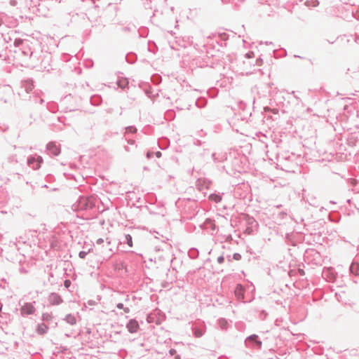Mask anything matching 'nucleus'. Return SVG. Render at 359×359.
Wrapping results in <instances>:
<instances>
[{"instance_id": "nucleus-1", "label": "nucleus", "mask_w": 359, "mask_h": 359, "mask_svg": "<svg viewBox=\"0 0 359 359\" xmlns=\"http://www.w3.org/2000/svg\"><path fill=\"white\" fill-rule=\"evenodd\" d=\"M35 311V308L32 304L26 303L21 308V313L23 315H30L34 313Z\"/></svg>"}, {"instance_id": "nucleus-2", "label": "nucleus", "mask_w": 359, "mask_h": 359, "mask_svg": "<svg viewBox=\"0 0 359 359\" xmlns=\"http://www.w3.org/2000/svg\"><path fill=\"white\" fill-rule=\"evenodd\" d=\"M127 328L130 333L136 332L139 329V324L135 320H130L127 324Z\"/></svg>"}, {"instance_id": "nucleus-3", "label": "nucleus", "mask_w": 359, "mask_h": 359, "mask_svg": "<svg viewBox=\"0 0 359 359\" xmlns=\"http://www.w3.org/2000/svg\"><path fill=\"white\" fill-rule=\"evenodd\" d=\"M47 148L50 154L53 156H57L60 154V148L54 143H49Z\"/></svg>"}, {"instance_id": "nucleus-4", "label": "nucleus", "mask_w": 359, "mask_h": 359, "mask_svg": "<svg viewBox=\"0 0 359 359\" xmlns=\"http://www.w3.org/2000/svg\"><path fill=\"white\" fill-rule=\"evenodd\" d=\"M244 289L241 285H238L235 290V294L238 299H244Z\"/></svg>"}, {"instance_id": "nucleus-5", "label": "nucleus", "mask_w": 359, "mask_h": 359, "mask_svg": "<svg viewBox=\"0 0 359 359\" xmlns=\"http://www.w3.org/2000/svg\"><path fill=\"white\" fill-rule=\"evenodd\" d=\"M41 158H29L28 161V164L32 165L36 164V165H33L34 169H37L40 167V164L41 163Z\"/></svg>"}, {"instance_id": "nucleus-6", "label": "nucleus", "mask_w": 359, "mask_h": 359, "mask_svg": "<svg viewBox=\"0 0 359 359\" xmlns=\"http://www.w3.org/2000/svg\"><path fill=\"white\" fill-rule=\"evenodd\" d=\"M48 330V326L44 323L39 324L37 327V332L40 334H45Z\"/></svg>"}, {"instance_id": "nucleus-7", "label": "nucleus", "mask_w": 359, "mask_h": 359, "mask_svg": "<svg viewBox=\"0 0 359 359\" xmlns=\"http://www.w3.org/2000/svg\"><path fill=\"white\" fill-rule=\"evenodd\" d=\"M257 336L255 334L250 336L247 340L250 341H255L257 346L259 348L262 346V342L260 341L257 340Z\"/></svg>"}, {"instance_id": "nucleus-8", "label": "nucleus", "mask_w": 359, "mask_h": 359, "mask_svg": "<svg viewBox=\"0 0 359 359\" xmlns=\"http://www.w3.org/2000/svg\"><path fill=\"white\" fill-rule=\"evenodd\" d=\"M128 81L126 79H120L118 81V86L121 88H125L128 86Z\"/></svg>"}, {"instance_id": "nucleus-9", "label": "nucleus", "mask_w": 359, "mask_h": 359, "mask_svg": "<svg viewBox=\"0 0 359 359\" xmlns=\"http://www.w3.org/2000/svg\"><path fill=\"white\" fill-rule=\"evenodd\" d=\"M209 199L211 200V201H213L216 203H218L221 201L222 198L220 196L217 195V194H211L210 196H209Z\"/></svg>"}, {"instance_id": "nucleus-10", "label": "nucleus", "mask_w": 359, "mask_h": 359, "mask_svg": "<svg viewBox=\"0 0 359 359\" xmlns=\"http://www.w3.org/2000/svg\"><path fill=\"white\" fill-rule=\"evenodd\" d=\"M125 239H126V241L127 244L130 247H133V241H132V236L130 234L126 235L125 236Z\"/></svg>"}, {"instance_id": "nucleus-11", "label": "nucleus", "mask_w": 359, "mask_h": 359, "mask_svg": "<svg viewBox=\"0 0 359 359\" xmlns=\"http://www.w3.org/2000/svg\"><path fill=\"white\" fill-rule=\"evenodd\" d=\"M194 334L196 337H201L203 336V332L199 329H197L195 330Z\"/></svg>"}, {"instance_id": "nucleus-12", "label": "nucleus", "mask_w": 359, "mask_h": 359, "mask_svg": "<svg viewBox=\"0 0 359 359\" xmlns=\"http://www.w3.org/2000/svg\"><path fill=\"white\" fill-rule=\"evenodd\" d=\"M206 223L210 224L212 229H213V230L215 229V224L214 223H212L210 219H208L206 221Z\"/></svg>"}, {"instance_id": "nucleus-13", "label": "nucleus", "mask_w": 359, "mask_h": 359, "mask_svg": "<svg viewBox=\"0 0 359 359\" xmlns=\"http://www.w3.org/2000/svg\"><path fill=\"white\" fill-rule=\"evenodd\" d=\"M86 255H87V252H84V251H81L79 252V257L82 259H83Z\"/></svg>"}, {"instance_id": "nucleus-14", "label": "nucleus", "mask_w": 359, "mask_h": 359, "mask_svg": "<svg viewBox=\"0 0 359 359\" xmlns=\"http://www.w3.org/2000/svg\"><path fill=\"white\" fill-rule=\"evenodd\" d=\"M170 353L172 355H175L176 353V350H175V349L170 350Z\"/></svg>"}, {"instance_id": "nucleus-15", "label": "nucleus", "mask_w": 359, "mask_h": 359, "mask_svg": "<svg viewBox=\"0 0 359 359\" xmlns=\"http://www.w3.org/2000/svg\"><path fill=\"white\" fill-rule=\"evenodd\" d=\"M156 157H160L161 156V153L160 151H156L155 153Z\"/></svg>"}, {"instance_id": "nucleus-16", "label": "nucleus", "mask_w": 359, "mask_h": 359, "mask_svg": "<svg viewBox=\"0 0 359 359\" xmlns=\"http://www.w3.org/2000/svg\"><path fill=\"white\" fill-rule=\"evenodd\" d=\"M69 284H70V281H69V280H66V281L65 282V285L66 287H68V286L69 285Z\"/></svg>"}, {"instance_id": "nucleus-17", "label": "nucleus", "mask_w": 359, "mask_h": 359, "mask_svg": "<svg viewBox=\"0 0 359 359\" xmlns=\"http://www.w3.org/2000/svg\"><path fill=\"white\" fill-rule=\"evenodd\" d=\"M356 266H358V264H352L351 267V270L353 271L354 269V268Z\"/></svg>"}, {"instance_id": "nucleus-18", "label": "nucleus", "mask_w": 359, "mask_h": 359, "mask_svg": "<svg viewBox=\"0 0 359 359\" xmlns=\"http://www.w3.org/2000/svg\"><path fill=\"white\" fill-rule=\"evenodd\" d=\"M103 243V240H102V238H100V239H98V240L97 241V243H98V244H101V243Z\"/></svg>"}, {"instance_id": "nucleus-19", "label": "nucleus", "mask_w": 359, "mask_h": 359, "mask_svg": "<svg viewBox=\"0 0 359 359\" xmlns=\"http://www.w3.org/2000/svg\"><path fill=\"white\" fill-rule=\"evenodd\" d=\"M299 273H300L302 276H304V270H302V269H299Z\"/></svg>"}, {"instance_id": "nucleus-20", "label": "nucleus", "mask_w": 359, "mask_h": 359, "mask_svg": "<svg viewBox=\"0 0 359 359\" xmlns=\"http://www.w3.org/2000/svg\"><path fill=\"white\" fill-rule=\"evenodd\" d=\"M117 307L119 308V309H123V304L120 303V304H118L117 305Z\"/></svg>"}, {"instance_id": "nucleus-21", "label": "nucleus", "mask_w": 359, "mask_h": 359, "mask_svg": "<svg viewBox=\"0 0 359 359\" xmlns=\"http://www.w3.org/2000/svg\"><path fill=\"white\" fill-rule=\"evenodd\" d=\"M152 155H153V153L148 152L147 154V157H151Z\"/></svg>"}, {"instance_id": "nucleus-22", "label": "nucleus", "mask_w": 359, "mask_h": 359, "mask_svg": "<svg viewBox=\"0 0 359 359\" xmlns=\"http://www.w3.org/2000/svg\"><path fill=\"white\" fill-rule=\"evenodd\" d=\"M176 359H180V356H179V355H177V356L176 357Z\"/></svg>"}]
</instances>
